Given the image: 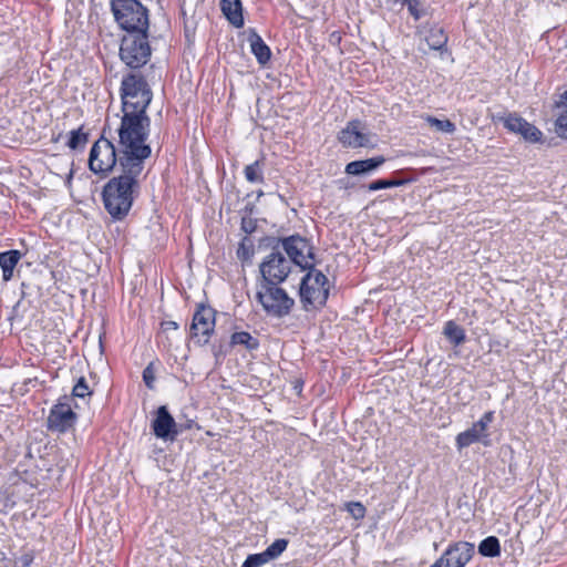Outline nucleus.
Returning <instances> with one entry per match:
<instances>
[{"label": "nucleus", "mask_w": 567, "mask_h": 567, "mask_svg": "<svg viewBox=\"0 0 567 567\" xmlns=\"http://www.w3.org/2000/svg\"><path fill=\"white\" fill-rule=\"evenodd\" d=\"M147 31L126 33L121 41L120 58L131 69H140L151 58Z\"/></svg>", "instance_id": "423d86ee"}, {"label": "nucleus", "mask_w": 567, "mask_h": 567, "mask_svg": "<svg viewBox=\"0 0 567 567\" xmlns=\"http://www.w3.org/2000/svg\"><path fill=\"white\" fill-rule=\"evenodd\" d=\"M70 400L71 398L64 395L51 408L47 419L50 431L65 433L74 426L78 415L73 412Z\"/></svg>", "instance_id": "4468645a"}, {"label": "nucleus", "mask_w": 567, "mask_h": 567, "mask_svg": "<svg viewBox=\"0 0 567 567\" xmlns=\"http://www.w3.org/2000/svg\"><path fill=\"white\" fill-rule=\"evenodd\" d=\"M156 368L154 362H150L147 367L143 370V381L147 389L153 390L155 388V377Z\"/></svg>", "instance_id": "c9c22d12"}, {"label": "nucleus", "mask_w": 567, "mask_h": 567, "mask_svg": "<svg viewBox=\"0 0 567 567\" xmlns=\"http://www.w3.org/2000/svg\"><path fill=\"white\" fill-rule=\"evenodd\" d=\"M271 240L275 243L274 246H278V249L281 247L287 254L290 265L295 264L302 270L313 267L308 259L313 260L315 254L312 251V246L306 238L299 235H292L286 238H272Z\"/></svg>", "instance_id": "1a4fd4ad"}, {"label": "nucleus", "mask_w": 567, "mask_h": 567, "mask_svg": "<svg viewBox=\"0 0 567 567\" xmlns=\"http://www.w3.org/2000/svg\"><path fill=\"white\" fill-rule=\"evenodd\" d=\"M443 334L454 346L463 344L466 340L465 330L453 320L445 323Z\"/></svg>", "instance_id": "4be33fe9"}, {"label": "nucleus", "mask_w": 567, "mask_h": 567, "mask_svg": "<svg viewBox=\"0 0 567 567\" xmlns=\"http://www.w3.org/2000/svg\"><path fill=\"white\" fill-rule=\"evenodd\" d=\"M151 426L154 435L164 441H174L179 434L178 425L166 405L157 408Z\"/></svg>", "instance_id": "dca6fc26"}, {"label": "nucleus", "mask_w": 567, "mask_h": 567, "mask_svg": "<svg viewBox=\"0 0 567 567\" xmlns=\"http://www.w3.org/2000/svg\"><path fill=\"white\" fill-rule=\"evenodd\" d=\"M162 327H163L164 330H171V329L172 330H176V329H178V324L175 321H164L162 323Z\"/></svg>", "instance_id": "a19ab883"}, {"label": "nucleus", "mask_w": 567, "mask_h": 567, "mask_svg": "<svg viewBox=\"0 0 567 567\" xmlns=\"http://www.w3.org/2000/svg\"><path fill=\"white\" fill-rule=\"evenodd\" d=\"M264 168H265V159L260 158L255 161L254 163L247 165L244 169V175L247 182L251 184L264 183Z\"/></svg>", "instance_id": "b1692460"}, {"label": "nucleus", "mask_w": 567, "mask_h": 567, "mask_svg": "<svg viewBox=\"0 0 567 567\" xmlns=\"http://www.w3.org/2000/svg\"><path fill=\"white\" fill-rule=\"evenodd\" d=\"M408 182H409L408 179L382 178V179H377V181L371 182L368 185V189L370 192H375V190L385 189V188L399 187V186L406 184Z\"/></svg>", "instance_id": "cd10ccee"}, {"label": "nucleus", "mask_w": 567, "mask_h": 567, "mask_svg": "<svg viewBox=\"0 0 567 567\" xmlns=\"http://www.w3.org/2000/svg\"><path fill=\"white\" fill-rule=\"evenodd\" d=\"M363 125L359 120H352L348 122L347 126L342 128L338 134L339 142L346 147H367L370 145V136L362 133Z\"/></svg>", "instance_id": "f3484780"}, {"label": "nucleus", "mask_w": 567, "mask_h": 567, "mask_svg": "<svg viewBox=\"0 0 567 567\" xmlns=\"http://www.w3.org/2000/svg\"><path fill=\"white\" fill-rule=\"evenodd\" d=\"M555 107L566 109L567 111V90L560 94L559 100L555 102Z\"/></svg>", "instance_id": "58836bf2"}, {"label": "nucleus", "mask_w": 567, "mask_h": 567, "mask_svg": "<svg viewBox=\"0 0 567 567\" xmlns=\"http://www.w3.org/2000/svg\"><path fill=\"white\" fill-rule=\"evenodd\" d=\"M341 40V35L338 32H332L330 34V42L331 43H338Z\"/></svg>", "instance_id": "79ce46f5"}, {"label": "nucleus", "mask_w": 567, "mask_h": 567, "mask_svg": "<svg viewBox=\"0 0 567 567\" xmlns=\"http://www.w3.org/2000/svg\"><path fill=\"white\" fill-rule=\"evenodd\" d=\"M216 310L206 303H198L193 315L190 324V338L195 343L204 346L208 343L215 331Z\"/></svg>", "instance_id": "9b49d317"}, {"label": "nucleus", "mask_w": 567, "mask_h": 567, "mask_svg": "<svg viewBox=\"0 0 567 567\" xmlns=\"http://www.w3.org/2000/svg\"><path fill=\"white\" fill-rule=\"evenodd\" d=\"M120 96L122 112L147 114L153 92L142 74L130 72L122 78Z\"/></svg>", "instance_id": "20e7f679"}, {"label": "nucleus", "mask_w": 567, "mask_h": 567, "mask_svg": "<svg viewBox=\"0 0 567 567\" xmlns=\"http://www.w3.org/2000/svg\"><path fill=\"white\" fill-rule=\"evenodd\" d=\"M259 270L262 284L280 285L289 276L291 266L278 246H272V251L259 265Z\"/></svg>", "instance_id": "9d476101"}, {"label": "nucleus", "mask_w": 567, "mask_h": 567, "mask_svg": "<svg viewBox=\"0 0 567 567\" xmlns=\"http://www.w3.org/2000/svg\"><path fill=\"white\" fill-rule=\"evenodd\" d=\"M32 561H33V557L29 554H25L20 558L21 567H30Z\"/></svg>", "instance_id": "ea45409f"}, {"label": "nucleus", "mask_w": 567, "mask_h": 567, "mask_svg": "<svg viewBox=\"0 0 567 567\" xmlns=\"http://www.w3.org/2000/svg\"><path fill=\"white\" fill-rule=\"evenodd\" d=\"M344 508L357 520L364 518L367 513L361 502H348L344 504Z\"/></svg>", "instance_id": "72a5a7b5"}, {"label": "nucleus", "mask_w": 567, "mask_h": 567, "mask_svg": "<svg viewBox=\"0 0 567 567\" xmlns=\"http://www.w3.org/2000/svg\"><path fill=\"white\" fill-rule=\"evenodd\" d=\"M394 2L400 3L403 7H406L410 16L415 21H419L427 13L423 0H394Z\"/></svg>", "instance_id": "bb28decb"}, {"label": "nucleus", "mask_w": 567, "mask_h": 567, "mask_svg": "<svg viewBox=\"0 0 567 567\" xmlns=\"http://www.w3.org/2000/svg\"><path fill=\"white\" fill-rule=\"evenodd\" d=\"M288 539L278 538L271 545H269L265 550V555L269 560H274L278 558L288 547Z\"/></svg>", "instance_id": "c756f323"}, {"label": "nucleus", "mask_w": 567, "mask_h": 567, "mask_svg": "<svg viewBox=\"0 0 567 567\" xmlns=\"http://www.w3.org/2000/svg\"><path fill=\"white\" fill-rule=\"evenodd\" d=\"M93 391L90 389L84 377H81L72 389V398L85 399L91 398Z\"/></svg>", "instance_id": "473e14b6"}, {"label": "nucleus", "mask_w": 567, "mask_h": 567, "mask_svg": "<svg viewBox=\"0 0 567 567\" xmlns=\"http://www.w3.org/2000/svg\"><path fill=\"white\" fill-rule=\"evenodd\" d=\"M256 297L266 313L277 319L288 316L295 306V300L279 285L261 284Z\"/></svg>", "instance_id": "6e6552de"}, {"label": "nucleus", "mask_w": 567, "mask_h": 567, "mask_svg": "<svg viewBox=\"0 0 567 567\" xmlns=\"http://www.w3.org/2000/svg\"><path fill=\"white\" fill-rule=\"evenodd\" d=\"M87 140H89V134L84 133L82 131V127H80L78 130H73L70 132V136H69L66 145L71 150L75 151L79 148H83L86 145Z\"/></svg>", "instance_id": "c85d7f7f"}, {"label": "nucleus", "mask_w": 567, "mask_h": 567, "mask_svg": "<svg viewBox=\"0 0 567 567\" xmlns=\"http://www.w3.org/2000/svg\"><path fill=\"white\" fill-rule=\"evenodd\" d=\"M494 419V411L485 412L470 429L456 435V447L461 451L474 443H482L484 446H488L491 444L488 426L493 423Z\"/></svg>", "instance_id": "f8f14e48"}, {"label": "nucleus", "mask_w": 567, "mask_h": 567, "mask_svg": "<svg viewBox=\"0 0 567 567\" xmlns=\"http://www.w3.org/2000/svg\"><path fill=\"white\" fill-rule=\"evenodd\" d=\"M115 21L126 33L148 30V10L137 0H112Z\"/></svg>", "instance_id": "39448f33"}, {"label": "nucleus", "mask_w": 567, "mask_h": 567, "mask_svg": "<svg viewBox=\"0 0 567 567\" xmlns=\"http://www.w3.org/2000/svg\"><path fill=\"white\" fill-rule=\"evenodd\" d=\"M24 256L18 249L0 251V269L2 271V281L7 284L14 277V269Z\"/></svg>", "instance_id": "aec40b11"}, {"label": "nucleus", "mask_w": 567, "mask_h": 567, "mask_svg": "<svg viewBox=\"0 0 567 567\" xmlns=\"http://www.w3.org/2000/svg\"><path fill=\"white\" fill-rule=\"evenodd\" d=\"M259 344V340L247 331L234 332L230 337V346H243L248 351L257 350Z\"/></svg>", "instance_id": "5701e85b"}, {"label": "nucleus", "mask_w": 567, "mask_h": 567, "mask_svg": "<svg viewBox=\"0 0 567 567\" xmlns=\"http://www.w3.org/2000/svg\"><path fill=\"white\" fill-rule=\"evenodd\" d=\"M257 223L251 217L241 218V230L246 234H252L256 230Z\"/></svg>", "instance_id": "4c0bfd02"}, {"label": "nucleus", "mask_w": 567, "mask_h": 567, "mask_svg": "<svg viewBox=\"0 0 567 567\" xmlns=\"http://www.w3.org/2000/svg\"><path fill=\"white\" fill-rule=\"evenodd\" d=\"M494 121L502 123L508 132L520 135L528 143H538L543 138L540 130L515 112L498 114Z\"/></svg>", "instance_id": "ddd939ff"}, {"label": "nucleus", "mask_w": 567, "mask_h": 567, "mask_svg": "<svg viewBox=\"0 0 567 567\" xmlns=\"http://www.w3.org/2000/svg\"><path fill=\"white\" fill-rule=\"evenodd\" d=\"M145 165L121 161V172L107 177L102 188L105 210L114 220H123L141 193L140 177Z\"/></svg>", "instance_id": "f257e3e1"}, {"label": "nucleus", "mask_w": 567, "mask_h": 567, "mask_svg": "<svg viewBox=\"0 0 567 567\" xmlns=\"http://www.w3.org/2000/svg\"><path fill=\"white\" fill-rule=\"evenodd\" d=\"M431 567H433V565H431Z\"/></svg>", "instance_id": "c03bdc74"}, {"label": "nucleus", "mask_w": 567, "mask_h": 567, "mask_svg": "<svg viewBox=\"0 0 567 567\" xmlns=\"http://www.w3.org/2000/svg\"><path fill=\"white\" fill-rule=\"evenodd\" d=\"M308 272L303 276L299 296L300 301L306 310L309 307H322L326 305L329 297L328 278L320 270L311 267L307 269Z\"/></svg>", "instance_id": "0eeeda50"}, {"label": "nucleus", "mask_w": 567, "mask_h": 567, "mask_svg": "<svg viewBox=\"0 0 567 567\" xmlns=\"http://www.w3.org/2000/svg\"><path fill=\"white\" fill-rule=\"evenodd\" d=\"M555 132L559 137L567 140V111L555 121Z\"/></svg>", "instance_id": "e433bc0d"}, {"label": "nucleus", "mask_w": 567, "mask_h": 567, "mask_svg": "<svg viewBox=\"0 0 567 567\" xmlns=\"http://www.w3.org/2000/svg\"><path fill=\"white\" fill-rule=\"evenodd\" d=\"M247 41L250 45V51L255 55L260 65H266L271 59V50L262 38L258 34L256 29L249 28L247 31Z\"/></svg>", "instance_id": "6ab92c4d"}, {"label": "nucleus", "mask_w": 567, "mask_h": 567, "mask_svg": "<svg viewBox=\"0 0 567 567\" xmlns=\"http://www.w3.org/2000/svg\"><path fill=\"white\" fill-rule=\"evenodd\" d=\"M385 161V157L382 155L367 159L353 161L346 165L344 172L346 174L353 176L369 175L379 169Z\"/></svg>", "instance_id": "a211bd4d"}, {"label": "nucleus", "mask_w": 567, "mask_h": 567, "mask_svg": "<svg viewBox=\"0 0 567 567\" xmlns=\"http://www.w3.org/2000/svg\"><path fill=\"white\" fill-rule=\"evenodd\" d=\"M478 553L484 557L494 558L501 555V544L496 536H488L478 544Z\"/></svg>", "instance_id": "393cba45"}, {"label": "nucleus", "mask_w": 567, "mask_h": 567, "mask_svg": "<svg viewBox=\"0 0 567 567\" xmlns=\"http://www.w3.org/2000/svg\"><path fill=\"white\" fill-rule=\"evenodd\" d=\"M262 195H264V192H262V190H258V192H257V197H258V198H259V197H261Z\"/></svg>", "instance_id": "37998d69"}, {"label": "nucleus", "mask_w": 567, "mask_h": 567, "mask_svg": "<svg viewBox=\"0 0 567 567\" xmlns=\"http://www.w3.org/2000/svg\"><path fill=\"white\" fill-rule=\"evenodd\" d=\"M121 147L114 145L112 128L109 123H105L101 136L90 150L89 169L100 178H107L112 173L121 172Z\"/></svg>", "instance_id": "7ed1b4c3"}, {"label": "nucleus", "mask_w": 567, "mask_h": 567, "mask_svg": "<svg viewBox=\"0 0 567 567\" xmlns=\"http://www.w3.org/2000/svg\"><path fill=\"white\" fill-rule=\"evenodd\" d=\"M426 121L432 127L440 132L452 134L456 130L455 124L450 120H439L434 116H427Z\"/></svg>", "instance_id": "2f4dec72"}, {"label": "nucleus", "mask_w": 567, "mask_h": 567, "mask_svg": "<svg viewBox=\"0 0 567 567\" xmlns=\"http://www.w3.org/2000/svg\"><path fill=\"white\" fill-rule=\"evenodd\" d=\"M425 40L431 49L442 50L446 45L447 37L443 28L434 25L429 30Z\"/></svg>", "instance_id": "a878e982"}, {"label": "nucleus", "mask_w": 567, "mask_h": 567, "mask_svg": "<svg viewBox=\"0 0 567 567\" xmlns=\"http://www.w3.org/2000/svg\"><path fill=\"white\" fill-rule=\"evenodd\" d=\"M475 554L474 544L458 540L451 543L433 567H465Z\"/></svg>", "instance_id": "2eb2a0df"}, {"label": "nucleus", "mask_w": 567, "mask_h": 567, "mask_svg": "<svg viewBox=\"0 0 567 567\" xmlns=\"http://www.w3.org/2000/svg\"><path fill=\"white\" fill-rule=\"evenodd\" d=\"M220 9L235 28L244 27L243 4L240 0H220Z\"/></svg>", "instance_id": "412c9836"}, {"label": "nucleus", "mask_w": 567, "mask_h": 567, "mask_svg": "<svg viewBox=\"0 0 567 567\" xmlns=\"http://www.w3.org/2000/svg\"><path fill=\"white\" fill-rule=\"evenodd\" d=\"M151 128L147 114L122 112L121 123L116 128L117 144L121 147V161L145 165L151 156V146L146 143Z\"/></svg>", "instance_id": "f03ea898"}, {"label": "nucleus", "mask_w": 567, "mask_h": 567, "mask_svg": "<svg viewBox=\"0 0 567 567\" xmlns=\"http://www.w3.org/2000/svg\"><path fill=\"white\" fill-rule=\"evenodd\" d=\"M254 254L255 248L251 239L244 237L237 249L238 259H240L243 262H249L251 261Z\"/></svg>", "instance_id": "7c9ffc66"}, {"label": "nucleus", "mask_w": 567, "mask_h": 567, "mask_svg": "<svg viewBox=\"0 0 567 567\" xmlns=\"http://www.w3.org/2000/svg\"><path fill=\"white\" fill-rule=\"evenodd\" d=\"M270 560L265 555V553L251 554L248 555L241 567H261L262 565L269 563Z\"/></svg>", "instance_id": "f704fd0d"}]
</instances>
